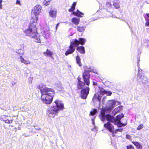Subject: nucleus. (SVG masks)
Listing matches in <instances>:
<instances>
[{
	"label": "nucleus",
	"instance_id": "1",
	"mask_svg": "<svg viewBox=\"0 0 149 149\" xmlns=\"http://www.w3.org/2000/svg\"><path fill=\"white\" fill-rule=\"evenodd\" d=\"M100 118L102 121H104L106 119L107 120L111 122L115 125H117L118 127H121L126 125L127 124L126 119H123L122 122L120 121L121 119L124 117L123 113L118 115L116 118L110 115H105V111L104 110L101 111L100 114L99 115Z\"/></svg>",
	"mask_w": 149,
	"mask_h": 149
},
{
	"label": "nucleus",
	"instance_id": "2",
	"mask_svg": "<svg viewBox=\"0 0 149 149\" xmlns=\"http://www.w3.org/2000/svg\"><path fill=\"white\" fill-rule=\"evenodd\" d=\"M38 88L40 91L41 93V99L43 102L47 104L51 103L54 95V90L52 89L46 87L45 85L42 84L38 86Z\"/></svg>",
	"mask_w": 149,
	"mask_h": 149
},
{
	"label": "nucleus",
	"instance_id": "3",
	"mask_svg": "<svg viewBox=\"0 0 149 149\" xmlns=\"http://www.w3.org/2000/svg\"><path fill=\"white\" fill-rule=\"evenodd\" d=\"M64 108L63 104L59 100H56L53 103V106L48 108V113L49 117L54 118L57 115L59 110Z\"/></svg>",
	"mask_w": 149,
	"mask_h": 149
},
{
	"label": "nucleus",
	"instance_id": "4",
	"mask_svg": "<svg viewBox=\"0 0 149 149\" xmlns=\"http://www.w3.org/2000/svg\"><path fill=\"white\" fill-rule=\"evenodd\" d=\"M83 78L84 82H83L80 81V78L79 77L77 78L78 82L77 83V87L79 89H82L83 87L86 84L87 86L90 84L89 78H90V74L87 72H84L83 75Z\"/></svg>",
	"mask_w": 149,
	"mask_h": 149
},
{
	"label": "nucleus",
	"instance_id": "5",
	"mask_svg": "<svg viewBox=\"0 0 149 149\" xmlns=\"http://www.w3.org/2000/svg\"><path fill=\"white\" fill-rule=\"evenodd\" d=\"M37 31V28L35 24H30L29 28L26 30L24 32L26 36L32 38V37H33L34 35L36 34Z\"/></svg>",
	"mask_w": 149,
	"mask_h": 149
},
{
	"label": "nucleus",
	"instance_id": "6",
	"mask_svg": "<svg viewBox=\"0 0 149 149\" xmlns=\"http://www.w3.org/2000/svg\"><path fill=\"white\" fill-rule=\"evenodd\" d=\"M78 41L76 40H73L70 42V45L69 48L65 53L66 56H67L69 54H72L75 51V47H78Z\"/></svg>",
	"mask_w": 149,
	"mask_h": 149
},
{
	"label": "nucleus",
	"instance_id": "7",
	"mask_svg": "<svg viewBox=\"0 0 149 149\" xmlns=\"http://www.w3.org/2000/svg\"><path fill=\"white\" fill-rule=\"evenodd\" d=\"M42 9L41 6L39 5H36L32 9V14H33L35 16H37L38 17V15H39Z\"/></svg>",
	"mask_w": 149,
	"mask_h": 149
},
{
	"label": "nucleus",
	"instance_id": "8",
	"mask_svg": "<svg viewBox=\"0 0 149 149\" xmlns=\"http://www.w3.org/2000/svg\"><path fill=\"white\" fill-rule=\"evenodd\" d=\"M141 69L139 68L138 71V74L137 76V79L139 80L141 79L142 83L145 84L147 83L148 81V79L147 77L145 76L141 75L140 72L141 71Z\"/></svg>",
	"mask_w": 149,
	"mask_h": 149
},
{
	"label": "nucleus",
	"instance_id": "9",
	"mask_svg": "<svg viewBox=\"0 0 149 149\" xmlns=\"http://www.w3.org/2000/svg\"><path fill=\"white\" fill-rule=\"evenodd\" d=\"M89 87H87L84 89H82L81 92V96L82 98L85 99L89 93Z\"/></svg>",
	"mask_w": 149,
	"mask_h": 149
},
{
	"label": "nucleus",
	"instance_id": "10",
	"mask_svg": "<svg viewBox=\"0 0 149 149\" xmlns=\"http://www.w3.org/2000/svg\"><path fill=\"white\" fill-rule=\"evenodd\" d=\"M8 116L5 115H2L0 116V119L1 120H3L7 123H12L13 120H9L8 118Z\"/></svg>",
	"mask_w": 149,
	"mask_h": 149
},
{
	"label": "nucleus",
	"instance_id": "11",
	"mask_svg": "<svg viewBox=\"0 0 149 149\" xmlns=\"http://www.w3.org/2000/svg\"><path fill=\"white\" fill-rule=\"evenodd\" d=\"M107 121L109 122L104 124V127L107 128L110 132H114V127L112 124L109 123L111 122Z\"/></svg>",
	"mask_w": 149,
	"mask_h": 149
},
{
	"label": "nucleus",
	"instance_id": "12",
	"mask_svg": "<svg viewBox=\"0 0 149 149\" xmlns=\"http://www.w3.org/2000/svg\"><path fill=\"white\" fill-rule=\"evenodd\" d=\"M41 32L43 36L45 38H49L50 36V32L49 30H44L42 29L41 30Z\"/></svg>",
	"mask_w": 149,
	"mask_h": 149
},
{
	"label": "nucleus",
	"instance_id": "13",
	"mask_svg": "<svg viewBox=\"0 0 149 149\" xmlns=\"http://www.w3.org/2000/svg\"><path fill=\"white\" fill-rule=\"evenodd\" d=\"M116 102L114 100H109L108 102V105L109 106L108 109L111 110L115 107Z\"/></svg>",
	"mask_w": 149,
	"mask_h": 149
},
{
	"label": "nucleus",
	"instance_id": "14",
	"mask_svg": "<svg viewBox=\"0 0 149 149\" xmlns=\"http://www.w3.org/2000/svg\"><path fill=\"white\" fill-rule=\"evenodd\" d=\"M33 36V37H32V38H33V40L36 42H40V37L37 32L36 34Z\"/></svg>",
	"mask_w": 149,
	"mask_h": 149
},
{
	"label": "nucleus",
	"instance_id": "15",
	"mask_svg": "<svg viewBox=\"0 0 149 149\" xmlns=\"http://www.w3.org/2000/svg\"><path fill=\"white\" fill-rule=\"evenodd\" d=\"M74 40H76L78 41V47L80 44L81 45H84L86 41V39L82 38H79L78 40L76 39Z\"/></svg>",
	"mask_w": 149,
	"mask_h": 149
},
{
	"label": "nucleus",
	"instance_id": "16",
	"mask_svg": "<svg viewBox=\"0 0 149 149\" xmlns=\"http://www.w3.org/2000/svg\"><path fill=\"white\" fill-rule=\"evenodd\" d=\"M56 11L55 9H51L49 12V15L50 17H54L56 16Z\"/></svg>",
	"mask_w": 149,
	"mask_h": 149
},
{
	"label": "nucleus",
	"instance_id": "17",
	"mask_svg": "<svg viewBox=\"0 0 149 149\" xmlns=\"http://www.w3.org/2000/svg\"><path fill=\"white\" fill-rule=\"evenodd\" d=\"M77 49L80 53L84 54L85 53L84 48L83 46H80L77 47Z\"/></svg>",
	"mask_w": 149,
	"mask_h": 149
},
{
	"label": "nucleus",
	"instance_id": "18",
	"mask_svg": "<svg viewBox=\"0 0 149 149\" xmlns=\"http://www.w3.org/2000/svg\"><path fill=\"white\" fill-rule=\"evenodd\" d=\"M43 54L45 56H49L50 57L52 58V56L53 55V54L52 52L50 51L48 49H47L45 52L43 53Z\"/></svg>",
	"mask_w": 149,
	"mask_h": 149
},
{
	"label": "nucleus",
	"instance_id": "19",
	"mask_svg": "<svg viewBox=\"0 0 149 149\" xmlns=\"http://www.w3.org/2000/svg\"><path fill=\"white\" fill-rule=\"evenodd\" d=\"M21 62L25 64H30V62L28 60H25L22 56H20L19 57Z\"/></svg>",
	"mask_w": 149,
	"mask_h": 149
},
{
	"label": "nucleus",
	"instance_id": "20",
	"mask_svg": "<svg viewBox=\"0 0 149 149\" xmlns=\"http://www.w3.org/2000/svg\"><path fill=\"white\" fill-rule=\"evenodd\" d=\"M120 3V1L119 0H116L113 3V6L116 8L118 9L119 8Z\"/></svg>",
	"mask_w": 149,
	"mask_h": 149
},
{
	"label": "nucleus",
	"instance_id": "21",
	"mask_svg": "<svg viewBox=\"0 0 149 149\" xmlns=\"http://www.w3.org/2000/svg\"><path fill=\"white\" fill-rule=\"evenodd\" d=\"M72 22L76 25H77L79 22V19L77 18L74 17L72 19Z\"/></svg>",
	"mask_w": 149,
	"mask_h": 149
},
{
	"label": "nucleus",
	"instance_id": "22",
	"mask_svg": "<svg viewBox=\"0 0 149 149\" xmlns=\"http://www.w3.org/2000/svg\"><path fill=\"white\" fill-rule=\"evenodd\" d=\"M73 14H75V15L77 16L81 17H82V16L81 15H84V14L83 13L80 12L78 10H77L76 12H73Z\"/></svg>",
	"mask_w": 149,
	"mask_h": 149
},
{
	"label": "nucleus",
	"instance_id": "23",
	"mask_svg": "<svg viewBox=\"0 0 149 149\" xmlns=\"http://www.w3.org/2000/svg\"><path fill=\"white\" fill-rule=\"evenodd\" d=\"M76 28L78 31L79 32H82L86 28V26H78Z\"/></svg>",
	"mask_w": 149,
	"mask_h": 149
},
{
	"label": "nucleus",
	"instance_id": "24",
	"mask_svg": "<svg viewBox=\"0 0 149 149\" xmlns=\"http://www.w3.org/2000/svg\"><path fill=\"white\" fill-rule=\"evenodd\" d=\"M132 143L136 146L138 149H142V146L139 143L133 141L132 142Z\"/></svg>",
	"mask_w": 149,
	"mask_h": 149
},
{
	"label": "nucleus",
	"instance_id": "25",
	"mask_svg": "<svg viewBox=\"0 0 149 149\" xmlns=\"http://www.w3.org/2000/svg\"><path fill=\"white\" fill-rule=\"evenodd\" d=\"M37 16H35V17H33L32 18H31V22H32L33 23H32V24H33V23H34L36 22L38 20V17H37Z\"/></svg>",
	"mask_w": 149,
	"mask_h": 149
},
{
	"label": "nucleus",
	"instance_id": "26",
	"mask_svg": "<svg viewBox=\"0 0 149 149\" xmlns=\"http://www.w3.org/2000/svg\"><path fill=\"white\" fill-rule=\"evenodd\" d=\"M76 60L77 63L79 65V66H81V64L80 61V58L78 56L76 57Z\"/></svg>",
	"mask_w": 149,
	"mask_h": 149
},
{
	"label": "nucleus",
	"instance_id": "27",
	"mask_svg": "<svg viewBox=\"0 0 149 149\" xmlns=\"http://www.w3.org/2000/svg\"><path fill=\"white\" fill-rule=\"evenodd\" d=\"M106 91L102 87L99 88V92L102 95L104 94Z\"/></svg>",
	"mask_w": 149,
	"mask_h": 149
},
{
	"label": "nucleus",
	"instance_id": "28",
	"mask_svg": "<svg viewBox=\"0 0 149 149\" xmlns=\"http://www.w3.org/2000/svg\"><path fill=\"white\" fill-rule=\"evenodd\" d=\"M16 53L19 55H22L24 54V51L22 49H19L16 51Z\"/></svg>",
	"mask_w": 149,
	"mask_h": 149
},
{
	"label": "nucleus",
	"instance_id": "29",
	"mask_svg": "<svg viewBox=\"0 0 149 149\" xmlns=\"http://www.w3.org/2000/svg\"><path fill=\"white\" fill-rule=\"evenodd\" d=\"M51 0H45L43 2V3L44 5L45 6L48 5L50 3V2Z\"/></svg>",
	"mask_w": 149,
	"mask_h": 149
},
{
	"label": "nucleus",
	"instance_id": "30",
	"mask_svg": "<svg viewBox=\"0 0 149 149\" xmlns=\"http://www.w3.org/2000/svg\"><path fill=\"white\" fill-rule=\"evenodd\" d=\"M85 72H93L94 73H96L97 74H98L97 71L96 70H94L93 69H90L89 70H88L86 71H85Z\"/></svg>",
	"mask_w": 149,
	"mask_h": 149
},
{
	"label": "nucleus",
	"instance_id": "31",
	"mask_svg": "<svg viewBox=\"0 0 149 149\" xmlns=\"http://www.w3.org/2000/svg\"><path fill=\"white\" fill-rule=\"evenodd\" d=\"M97 110L96 109H94L92 111H91L90 112V115L93 116L97 112Z\"/></svg>",
	"mask_w": 149,
	"mask_h": 149
},
{
	"label": "nucleus",
	"instance_id": "32",
	"mask_svg": "<svg viewBox=\"0 0 149 149\" xmlns=\"http://www.w3.org/2000/svg\"><path fill=\"white\" fill-rule=\"evenodd\" d=\"M147 18H146L147 22L146 23V25L147 26H149V13L147 14Z\"/></svg>",
	"mask_w": 149,
	"mask_h": 149
},
{
	"label": "nucleus",
	"instance_id": "33",
	"mask_svg": "<svg viewBox=\"0 0 149 149\" xmlns=\"http://www.w3.org/2000/svg\"><path fill=\"white\" fill-rule=\"evenodd\" d=\"M57 89L59 91H63V88L62 87V86L60 84V85L59 86H58Z\"/></svg>",
	"mask_w": 149,
	"mask_h": 149
},
{
	"label": "nucleus",
	"instance_id": "34",
	"mask_svg": "<svg viewBox=\"0 0 149 149\" xmlns=\"http://www.w3.org/2000/svg\"><path fill=\"white\" fill-rule=\"evenodd\" d=\"M112 94V93L111 92L109 91H106V92L105 93V94H106L107 96H110Z\"/></svg>",
	"mask_w": 149,
	"mask_h": 149
},
{
	"label": "nucleus",
	"instance_id": "35",
	"mask_svg": "<svg viewBox=\"0 0 149 149\" xmlns=\"http://www.w3.org/2000/svg\"><path fill=\"white\" fill-rule=\"evenodd\" d=\"M143 127V125L142 124H141L137 127V130H141Z\"/></svg>",
	"mask_w": 149,
	"mask_h": 149
},
{
	"label": "nucleus",
	"instance_id": "36",
	"mask_svg": "<svg viewBox=\"0 0 149 149\" xmlns=\"http://www.w3.org/2000/svg\"><path fill=\"white\" fill-rule=\"evenodd\" d=\"M33 80V77H30L28 79V82L30 84H31L32 83V81Z\"/></svg>",
	"mask_w": 149,
	"mask_h": 149
},
{
	"label": "nucleus",
	"instance_id": "37",
	"mask_svg": "<svg viewBox=\"0 0 149 149\" xmlns=\"http://www.w3.org/2000/svg\"><path fill=\"white\" fill-rule=\"evenodd\" d=\"M127 149H134L133 146L132 145H129L127 146Z\"/></svg>",
	"mask_w": 149,
	"mask_h": 149
},
{
	"label": "nucleus",
	"instance_id": "38",
	"mask_svg": "<svg viewBox=\"0 0 149 149\" xmlns=\"http://www.w3.org/2000/svg\"><path fill=\"white\" fill-rule=\"evenodd\" d=\"M120 107H118L116 109H115L113 112L116 113L118 110H120Z\"/></svg>",
	"mask_w": 149,
	"mask_h": 149
},
{
	"label": "nucleus",
	"instance_id": "39",
	"mask_svg": "<svg viewBox=\"0 0 149 149\" xmlns=\"http://www.w3.org/2000/svg\"><path fill=\"white\" fill-rule=\"evenodd\" d=\"M1 109H2V110H3L4 111H3V113H4L5 114H6V111H7V114H9V113L10 112H8V110H7V109H3L2 108H1Z\"/></svg>",
	"mask_w": 149,
	"mask_h": 149
},
{
	"label": "nucleus",
	"instance_id": "40",
	"mask_svg": "<svg viewBox=\"0 0 149 149\" xmlns=\"http://www.w3.org/2000/svg\"><path fill=\"white\" fill-rule=\"evenodd\" d=\"M101 98V97L100 96L98 95L97 96V100H98L99 103H100Z\"/></svg>",
	"mask_w": 149,
	"mask_h": 149
},
{
	"label": "nucleus",
	"instance_id": "41",
	"mask_svg": "<svg viewBox=\"0 0 149 149\" xmlns=\"http://www.w3.org/2000/svg\"><path fill=\"white\" fill-rule=\"evenodd\" d=\"M16 4L19 5L20 6L21 3H20V1H19V0H17Z\"/></svg>",
	"mask_w": 149,
	"mask_h": 149
},
{
	"label": "nucleus",
	"instance_id": "42",
	"mask_svg": "<svg viewBox=\"0 0 149 149\" xmlns=\"http://www.w3.org/2000/svg\"><path fill=\"white\" fill-rule=\"evenodd\" d=\"M74 8H73V7H71V8L69 10V12H72L74 10Z\"/></svg>",
	"mask_w": 149,
	"mask_h": 149
},
{
	"label": "nucleus",
	"instance_id": "43",
	"mask_svg": "<svg viewBox=\"0 0 149 149\" xmlns=\"http://www.w3.org/2000/svg\"><path fill=\"white\" fill-rule=\"evenodd\" d=\"M76 5V3L75 2H74L72 5V7L75 8V6Z\"/></svg>",
	"mask_w": 149,
	"mask_h": 149
},
{
	"label": "nucleus",
	"instance_id": "44",
	"mask_svg": "<svg viewBox=\"0 0 149 149\" xmlns=\"http://www.w3.org/2000/svg\"><path fill=\"white\" fill-rule=\"evenodd\" d=\"M106 98V97H104L102 98V102L103 104H104V103L105 100Z\"/></svg>",
	"mask_w": 149,
	"mask_h": 149
},
{
	"label": "nucleus",
	"instance_id": "45",
	"mask_svg": "<svg viewBox=\"0 0 149 149\" xmlns=\"http://www.w3.org/2000/svg\"><path fill=\"white\" fill-rule=\"evenodd\" d=\"M107 5L109 7H111V4L110 2H108L107 3Z\"/></svg>",
	"mask_w": 149,
	"mask_h": 149
},
{
	"label": "nucleus",
	"instance_id": "46",
	"mask_svg": "<svg viewBox=\"0 0 149 149\" xmlns=\"http://www.w3.org/2000/svg\"><path fill=\"white\" fill-rule=\"evenodd\" d=\"M126 137L128 139H130L131 138V136L129 135H127Z\"/></svg>",
	"mask_w": 149,
	"mask_h": 149
},
{
	"label": "nucleus",
	"instance_id": "47",
	"mask_svg": "<svg viewBox=\"0 0 149 149\" xmlns=\"http://www.w3.org/2000/svg\"><path fill=\"white\" fill-rule=\"evenodd\" d=\"M111 84V83L109 81H107L106 82V85H108V84L109 85Z\"/></svg>",
	"mask_w": 149,
	"mask_h": 149
},
{
	"label": "nucleus",
	"instance_id": "48",
	"mask_svg": "<svg viewBox=\"0 0 149 149\" xmlns=\"http://www.w3.org/2000/svg\"><path fill=\"white\" fill-rule=\"evenodd\" d=\"M92 123L93 124V125H95V122H94V119H92Z\"/></svg>",
	"mask_w": 149,
	"mask_h": 149
},
{
	"label": "nucleus",
	"instance_id": "49",
	"mask_svg": "<svg viewBox=\"0 0 149 149\" xmlns=\"http://www.w3.org/2000/svg\"><path fill=\"white\" fill-rule=\"evenodd\" d=\"M118 130H116L115 131H114V132H112V133H113V134L114 133H116L118 131Z\"/></svg>",
	"mask_w": 149,
	"mask_h": 149
},
{
	"label": "nucleus",
	"instance_id": "50",
	"mask_svg": "<svg viewBox=\"0 0 149 149\" xmlns=\"http://www.w3.org/2000/svg\"><path fill=\"white\" fill-rule=\"evenodd\" d=\"M17 82H15V81H13L12 83V85H15L16 83Z\"/></svg>",
	"mask_w": 149,
	"mask_h": 149
},
{
	"label": "nucleus",
	"instance_id": "51",
	"mask_svg": "<svg viewBox=\"0 0 149 149\" xmlns=\"http://www.w3.org/2000/svg\"><path fill=\"white\" fill-rule=\"evenodd\" d=\"M93 85H96L97 84V83L96 82H93Z\"/></svg>",
	"mask_w": 149,
	"mask_h": 149
},
{
	"label": "nucleus",
	"instance_id": "52",
	"mask_svg": "<svg viewBox=\"0 0 149 149\" xmlns=\"http://www.w3.org/2000/svg\"><path fill=\"white\" fill-rule=\"evenodd\" d=\"M2 3H0V9H2Z\"/></svg>",
	"mask_w": 149,
	"mask_h": 149
},
{
	"label": "nucleus",
	"instance_id": "53",
	"mask_svg": "<svg viewBox=\"0 0 149 149\" xmlns=\"http://www.w3.org/2000/svg\"><path fill=\"white\" fill-rule=\"evenodd\" d=\"M118 131H120V132H121L122 131V129H118Z\"/></svg>",
	"mask_w": 149,
	"mask_h": 149
},
{
	"label": "nucleus",
	"instance_id": "54",
	"mask_svg": "<svg viewBox=\"0 0 149 149\" xmlns=\"http://www.w3.org/2000/svg\"><path fill=\"white\" fill-rule=\"evenodd\" d=\"M2 0H0V4L2 3Z\"/></svg>",
	"mask_w": 149,
	"mask_h": 149
},
{
	"label": "nucleus",
	"instance_id": "55",
	"mask_svg": "<svg viewBox=\"0 0 149 149\" xmlns=\"http://www.w3.org/2000/svg\"><path fill=\"white\" fill-rule=\"evenodd\" d=\"M59 23H58L56 25V29L57 28V26L58 25Z\"/></svg>",
	"mask_w": 149,
	"mask_h": 149
},
{
	"label": "nucleus",
	"instance_id": "56",
	"mask_svg": "<svg viewBox=\"0 0 149 149\" xmlns=\"http://www.w3.org/2000/svg\"><path fill=\"white\" fill-rule=\"evenodd\" d=\"M137 60H138V61H140V60H139V58H137Z\"/></svg>",
	"mask_w": 149,
	"mask_h": 149
},
{
	"label": "nucleus",
	"instance_id": "57",
	"mask_svg": "<svg viewBox=\"0 0 149 149\" xmlns=\"http://www.w3.org/2000/svg\"><path fill=\"white\" fill-rule=\"evenodd\" d=\"M95 96H96V95H95V96L94 97H95Z\"/></svg>",
	"mask_w": 149,
	"mask_h": 149
},
{
	"label": "nucleus",
	"instance_id": "58",
	"mask_svg": "<svg viewBox=\"0 0 149 149\" xmlns=\"http://www.w3.org/2000/svg\"><path fill=\"white\" fill-rule=\"evenodd\" d=\"M148 47H149V46H148Z\"/></svg>",
	"mask_w": 149,
	"mask_h": 149
}]
</instances>
